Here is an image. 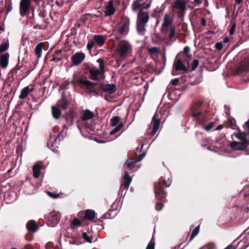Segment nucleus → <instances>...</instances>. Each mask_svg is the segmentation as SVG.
I'll return each instance as SVG.
<instances>
[{
	"instance_id": "47",
	"label": "nucleus",
	"mask_w": 249,
	"mask_h": 249,
	"mask_svg": "<svg viewBox=\"0 0 249 249\" xmlns=\"http://www.w3.org/2000/svg\"><path fill=\"white\" fill-rule=\"evenodd\" d=\"M94 45V42L93 41H89L87 45V48L90 50L93 47Z\"/></svg>"
},
{
	"instance_id": "22",
	"label": "nucleus",
	"mask_w": 249,
	"mask_h": 249,
	"mask_svg": "<svg viewBox=\"0 0 249 249\" xmlns=\"http://www.w3.org/2000/svg\"><path fill=\"white\" fill-rule=\"evenodd\" d=\"M52 112L53 117L55 119H58L61 115V110L56 106L52 107Z\"/></svg>"
},
{
	"instance_id": "37",
	"label": "nucleus",
	"mask_w": 249,
	"mask_h": 249,
	"mask_svg": "<svg viewBox=\"0 0 249 249\" xmlns=\"http://www.w3.org/2000/svg\"><path fill=\"white\" fill-rule=\"evenodd\" d=\"M147 50L148 53L151 54H153L159 53V49L156 47L148 48Z\"/></svg>"
},
{
	"instance_id": "39",
	"label": "nucleus",
	"mask_w": 249,
	"mask_h": 249,
	"mask_svg": "<svg viewBox=\"0 0 249 249\" xmlns=\"http://www.w3.org/2000/svg\"><path fill=\"white\" fill-rule=\"evenodd\" d=\"M82 237L88 242H91L92 238L88 235L86 232H83L82 235Z\"/></svg>"
},
{
	"instance_id": "15",
	"label": "nucleus",
	"mask_w": 249,
	"mask_h": 249,
	"mask_svg": "<svg viewBox=\"0 0 249 249\" xmlns=\"http://www.w3.org/2000/svg\"><path fill=\"white\" fill-rule=\"evenodd\" d=\"M34 90V87L32 85H29L23 88L21 91L19 98L21 99H25L29 95L30 92Z\"/></svg>"
},
{
	"instance_id": "21",
	"label": "nucleus",
	"mask_w": 249,
	"mask_h": 249,
	"mask_svg": "<svg viewBox=\"0 0 249 249\" xmlns=\"http://www.w3.org/2000/svg\"><path fill=\"white\" fill-rule=\"evenodd\" d=\"M27 230L31 232H35L38 229V225L34 221H30L26 224Z\"/></svg>"
},
{
	"instance_id": "64",
	"label": "nucleus",
	"mask_w": 249,
	"mask_h": 249,
	"mask_svg": "<svg viewBox=\"0 0 249 249\" xmlns=\"http://www.w3.org/2000/svg\"><path fill=\"white\" fill-rule=\"evenodd\" d=\"M245 71H249V68H243Z\"/></svg>"
},
{
	"instance_id": "54",
	"label": "nucleus",
	"mask_w": 249,
	"mask_h": 249,
	"mask_svg": "<svg viewBox=\"0 0 249 249\" xmlns=\"http://www.w3.org/2000/svg\"><path fill=\"white\" fill-rule=\"evenodd\" d=\"M12 9V5L11 3H10L9 4H8L7 6L6 10L8 12H9L11 11Z\"/></svg>"
},
{
	"instance_id": "57",
	"label": "nucleus",
	"mask_w": 249,
	"mask_h": 249,
	"mask_svg": "<svg viewBox=\"0 0 249 249\" xmlns=\"http://www.w3.org/2000/svg\"><path fill=\"white\" fill-rule=\"evenodd\" d=\"M225 249H234V248L233 246L232 245H229L227 248H226Z\"/></svg>"
},
{
	"instance_id": "3",
	"label": "nucleus",
	"mask_w": 249,
	"mask_h": 249,
	"mask_svg": "<svg viewBox=\"0 0 249 249\" xmlns=\"http://www.w3.org/2000/svg\"><path fill=\"white\" fill-rule=\"evenodd\" d=\"M149 19L148 13L143 9L140 10L137 14V30L140 35H143L145 31V26Z\"/></svg>"
},
{
	"instance_id": "29",
	"label": "nucleus",
	"mask_w": 249,
	"mask_h": 249,
	"mask_svg": "<svg viewBox=\"0 0 249 249\" xmlns=\"http://www.w3.org/2000/svg\"><path fill=\"white\" fill-rule=\"evenodd\" d=\"M137 162L134 159H128L125 162V165L127 168H129L131 170H135L134 166L135 164Z\"/></svg>"
},
{
	"instance_id": "60",
	"label": "nucleus",
	"mask_w": 249,
	"mask_h": 249,
	"mask_svg": "<svg viewBox=\"0 0 249 249\" xmlns=\"http://www.w3.org/2000/svg\"><path fill=\"white\" fill-rule=\"evenodd\" d=\"M178 82V80L175 79V80L172 82V84H174V85H176Z\"/></svg>"
},
{
	"instance_id": "52",
	"label": "nucleus",
	"mask_w": 249,
	"mask_h": 249,
	"mask_svg": "<svg viewBox=\"0 0 249 249\" xmlns=\"http://www.w3.org/2000/svg\"><path fill=\"white\" fill-rule=\"evenodd\" d=\"M235 28V26L234 25H232L229 31V33L230 35H232L234 33V30Z\"/></svg>"
},
{
	"instance_id": "33",
	"label": "nucleus",
	"mask_w": 249,
	"mask_h": 249,
	"mask_svg": "<svg viewBox=\"0 0 249 249\" xmlns=\"http://www.w3.org/2000/svg\"><path fill=\"white\" fill-rule=\"evenodd\" d=\"M97 62L98 63L99 65V68L100 69L101 74H103L105 72V62L104 60L102 58H99L97 59Z\"/></svg>"
},
{
	"instance_id": "35",
	"label": "nucleus",
	"mask_w": 249,
	"mask_h": 249,
	"mask_svg": "<svg viewBox=\"0 0 249 249\" xmlns=\"http://www.w3.org/2000/svg\"><path fill=\"white\" fill-rule=\"evenodd\" d=\"M123 126V123H119V124L115 128H114L112 130H111L110 132V135H113L117 132H118Z\"/></svg>"
},
{
	"instance_id": "25",
	"label": "nucleus",
	"mask_w": 249,
	"mask_h": 249,
	"mask_svg": "<svg viewBox=\"0 0 249 249\" xmlns=\"http://www.w3.org/2000/svg\"><path fill=\"white\" fill-rule=\"evenodd\" d=\"M95 42L100 46H102L105 41V38L101 35H95L94 36Z\"/></svg>"
},
{
	"instance_id": "51",
	"label": "nucleus",
	"mask_w": 249,
	"mask_h": 249,
	"mask_svg": "<svg viewBox=\"0 0 249 249\" xmlns=\"http://www.w3.org/2000/svg\"><path fill=\"white\" fill-rule=\"evenodd\" d=\"M153 0H149L148 3L143 7V9H148L151 6Z\"/></svg>"
},
{
	"instance_id": "18",
	"label": "nucleus",
	"mask_w": 249,
	"mask_h": 249,
	"mask_svg": "<svg viewBox=\"0 0 249 249\" xmlns=\"http://www.w3.org/2000/svg\"><path fill=\"white\" fill-rule=\"evenodd\" d=\"M69 104V101L66 99L63 94L62 95V98L60 100H58L56 106L59 108H61L62 109H65Z\"/></svg>"
},
{
	"instance_id": "14",
	"label": "nucleus",
	"mask_w": 249,
	"mask_h": 249,
	"mask_svg": "<svg viewBox=\"0 0 249 249\" xmlns=\"http://www.w3.org/2000/svg\"><path fill=\"white\" fill-rule=\"evenodd\" d=\"M76 83L82 88L86 89L91 87L93 84L84 78H79L76 80Z\"/></svg>"
},
{
	"instance_id": "58",
	"label": "nucleus",
	"mask_w": 249,
	"mask_h": 249,
	"mask_svg": "<svg viewBox=\"0 0 249 249\" xmlns=\"http://www.w3.org/2000/svg\"><path fill=\"white\" fill-rule=\"evenodd\" d=\"M235 1L237 4H240L242 2L243 0H235Z\"/></svg>"
},
{
	"instance_id": "2",
	"label": "nucleus",
	"mask_w": 249,
	"mask_h": 249,
	"mask_svg": "<svg viewBox=\"0 0 249 249\" xmlns=\"http://www.w3.org/2000/svg\"><path fill=\"white\" fill-rule=\"evenodd\" d=\"M116 39L118 40V48L116 50V52L121 58L124 60L126 59L131 55L132 53V45L126 40L121 39L118 37H116Z\"/></svg>"
},
{
	"instance_id": "40",
	"label": "nucleus",
	"mask_w": 249,
	"mask_h": 249,
	"mask_svg": "<svg viewBox=\"0 0 249 249\" xmlns=\"http://www.w3.org/2000/svg\"><path fill=\"white\" fill-rule=\"evenodd\" d=\"M8 47V45L6 43H3L0 45V53L5 51Z\"/></svg>"
},
{
	"instance_id": "19",
	"label": "nucleus",
	"mask_w": 249,
	"mask_h": 249,
	"mask_svg": "<svg viewBox=\"0 0 249 249\" xmlns=\"http://www.w3.org/2000/svg\"><path fill=\"white\" fill-rule=\"evenodd\" d=\"M89 72L90 74V78L92 80L95 81L99 80L98 75L101 74V72L97 68H93L90 70Z\"/></svg>"
},
{
	"instance_id": "7",
	"label": "nucleus",
	"mask_w": 249,
	"mask_h": 249,
	"mask_svg": "<svg viewBox=\"0 0 249 249\" xmlns=\"http://www.w3.org/2000/svg\"><path fill=\"white\" fill-rule=\"evenodd\" d=\"M160 123V121L158 116V112H156L153 116L150 126V127H152V129L150 131L152 136L154 135L157 132L159 128Z\"/></svg>"
},
{
	"instance_id": "27",
	"label": "nucleus",
	"mask_w": 249,
	"mask_h": 249,
	"mask_svg": "<svg viewBox=\"0 0 249 249\" xmlns=\"http://www.w3.org/2000/svg\"><path fill=\"white\" fill-rule=\"evenodd\" d=\"M175 69L177 71H180V70H186V67L183 64L181 60L179 59L177 60L175 63Z\"/></svg>"
},
{
	"instance_id": "56",
	"label": "nucleus",
	"mask_w": 249,
	"mask_h": 249,
	"mask_svg": "<svg viewBox=\"0 0 249 249\" xmlns=\"http://www.w3.org/2000/svg\"><path fill=\"white\" fill-rule=\"evenodd\" d=\"M201 23L203 26L206 25V21L204 18H202L201 19Z\"/></svg>"
},
{
	"instance_id": "55",
	"label": "nucleus",
	"mask_w": 249,
	"mask_h": 249,
	"mask_svg": "<svg viewBox=\"0 0 249 249\" xmlns=\"http://www.w3.org/2000/svg\"><path fill=\"white\" fill-rule=\"evenodd\" d=\"M224 127V125L223 124H221L219 125L218 126H217L215 129L216 130H220L222 129V128H223Z\"/></svg>"
},
{
	"instance_id": "48",
	"label": "nucleus",
	"mask_w": 249,
	"mask_h": 249,
	"mask_svg": "<svg viewBox=\"0 0 249 249\" xmlns=\"http://www.w3.org/2000/svg\"><path fill=\"white\" fill-rule=\"evenodd\" d=\"M215 47L216 50L220 51V50H222V49L223 48V45L222 43L218 42V43H216L215 44Z\"/></svg>"
},
{
	"instance_id": "44",
	"label": "nucleus",
	"mask_w": 249,
	"mask_h": 249,
	"mask_svg": "<svg viewBox=\"0 0 249 249\" xmlns=\"http://www.w3.org/2000/svg\"><path fill=\"white\" fill-rule=\"evenodd\" d=\"M189 3L194 4L195 6L202 3V0H187Z\"/></svg>"
},
{
	"instance_id": "5",
	"label": "nucleus",
	"mask_w": 249,
	"mask_h": 249,
	"mask_svg": "<svg viewBox=\"0 0 249 249\" xmlns=\"http://www.w3.org/2000/svg\"><path fill=\"white\" fill-rule=\"evenodd\" d=\"M173 11L176 10V13L178 17L183 18L186 10L185 2L182 0H175L172 4Z\"/></svg>"
},
{
	"instance_id": "61",
	"label": "nucleus",
	"mask_w": 249,
	"mask_h": 249,
	"mask_svg": "<svg viewBox=\"0 0 249 249\" xmlns=\"http://www.w3.org/2000/svg\"><path fill=\"white\" fill-rule=\"evenodd\" d=\"M65 129H68V127L66 125H63V130H64Z\"/></svg>"
},
{
	"instance_id": "17",
	"label": "nucleus",
	"mask_w": 249,
	"mask_h": 249,
	"mask_svg": "<svg viewBox=\"0 0 249 249\" xmlns=\"http://www.w3.org/2000/svg\"><path fill=\"white\" fill-rule=\"evenodd\" d=\"M132 181V178L129 176L127 172H124L123 182L121 185V187H124L125 189H128L129 185Z\"/></svg>"
},
{
	"instance_id": "24",
	"label": "nucleus",
	"mask_w": 249,
	"mask_h": 249,
	"mask_svg": "<svg viewBox=\"0 0 249 249\" xmlns=\"http://www.w3.org/2000/svg\"><path fill=\"white\" fill-rule=\"evenodd\" d=\"M96 213L92 210H87L85 212V217L86 218L91 220H93L95 217Z\"/></svg>"
},
{
	"instance_id": "11",
	"label": "nucleus",
	"mask_w": 249,
	"mask_h": 249,
	"mask_svg": "<svg viewBox=\"0 0 249 249\" xmlns=\"http://www.w3.org/2000/svg\"><path fill=\"white\" fill-rule=\"evenodd\" d=\"M231 138L233 140L237 139L239 140L241 143L244 145L248 144V140L246 137V134L245 133L239 131L237 133H234L231 135Z\"/></svg>"
},
{
	"instance_id": "1",
	"label": "nucleus",
	"mask_w": 249,
	"mask_h": 249,
	"mask_svg": "<svg viewBox=\"0 0 249 249\" xmlns=\"http://www.w3.org/2000/svg\"><path fill=\"white\" fill-rule=\"evenodd\" d=\"M174 17L173 15L166 13L164 15L163 22L162 23L160 31L162 35L168 34V39L170 41H175L177 37L175 26H171L173 22Z\"/></svg>"
},
{
	"instance_id": "38",
	"label": "nucleus",
	"mask_w": 249,
	"mask_h": 249,
	"mask_svg": "<svg viewBox=\"0 0 249 249\" xmlns=\"http://www.w3.org/2000/svg\"><path fill=\"white\" fill-rule=\"evenodd\" d=\"M199 249H215V246L213 243H209L203 246Z\"/></svg>"
},
{
	"instance_id": "20",
	"label": "nucleus",
	"mask_w": 249,
	"mask_h": 249,
	"mask_svg": "<svg viewBox=\"0 0 249 249\" xmlns=\"http://www.w3.org/2000/svg\"><path fill=\"white\" fill-rule=\"evenodd\" d=\"M169 0H165V1L161 5L160 9L159 10H157L156 9L154 10L152 14V17H156L159 14L162 13L166 8L167 6L169 4Z\"/></svg>"
},
{
	"instance_id": "6",
	"label": "nucleus",
	"mask_w": 249,
	"mask_h": 249,
	"mask_svg": "<svg viewBox=\"0 0 249 249\" xmlns=\"http://www.w3.org/2000/svg\"><path fill=\"white\" fill-rule=\"evenodd\" d=\"M130 19L127 17H124L120 23L118 31L119 34L122 36H126L129 30Z\"/></svg>"
},
{
	"instance_id": "23",
	"label": "nucleus",
	"mask_w": 249,
	"mask_h": 249,
	"mask_svg": "<svg viewBox=\"0 0 249 249\" xmlns=\"http://www.w3.org/2000/svg\"><path fill=\"white\" fill-rule=\"evenodd\" d=\"M93 116L94 113L93 112L90 111L89 109H86L83 114L82 119L83 121H87L92 118Z\"/></svg>"
},
{
	"instance_id": "53",
	"label": "nucleus",
	"mask_w": 249,
	"mask_h": 249,
	"mask_svg": "<svg viewBox=\"0 0 249 249\" xmlns=\"http://www.w3.org/2000/svg\"><path fill=\"white\" fill-rule=\"evenodd\" d=\"M190 52V48L188 46H186L184 48L183 52L185 53H188Z\"/></svg>"
},
{
	"instance_id": "8",
	"label": "nucleus",
	"mask_w": 249,
	"mask_h": 249,
	"mask_svg": "<svg viewBox=\"0 0 249 249\" xmlns=\"http://www.w3.org/2000/svg\"><path fill=\"white\" fill-rule=\"evenodd\" d=\"M60 220V213L59 212H52L48 219V225L51 227H54Z\"/></svg>"
},
{
	"instance_id": "43",
	"label": "nucleus",
	"mask_w": 249,
	"mask_h": 249,
	"mask_svg": "<svg viewBox=\"0 0 249 249\" xmlns=\"http://www.w3.org/2000/svg\"><path fill=\"white\" fill-rule=\"evenodd\" d=\"M199 61L197 59H195L192 63V71H194L197 67Z\"/></svg>"
},
{
	"instance_id": "4",
	"label": "nucleus",
	"mask_w": 249,
	"mask_h": 249,
	"mask_svg": "<svg viewBox=\"0 0 249 249\" xmlns=\"http://www.w3.org/2000/svg\"><path fill=\"white\" fill-rule=\"evenodd\" d=\"M171 184V182L168 179L167 181H166L163 179H160L158 182L155 183L154 185V191L156 196L158 198H164L165 192L163 191L164 187H169Z\"/></svg>"
},
{
	"instance_id": "59",
	"label": "nucleus",
	"mask_w": 249,
	"mask_h": 249,
	"mask_svg": "<svg viewBox=\"0 0 249 249\" xmlns=\"http://www.w3.org/2000/svg\"><path fill=\"white\" fill-rule=\"evenodd\" d=\"M245 124L247 127L249 129V120L245 123Z\"/></svg>"
},
{
	"instance_id": "28",
	"label": "nucleus",
	"mask_w": 249,
	"mask_h": 249,
	"mask_svg": "<svg viewBox=\"0 0 249 249\" xmlns=\"http://www.w3.org/2000/svg\"><path fill=\"white\" fill-rule=\"evenodd\" d=\"M62 57V51L61 50H58L55 51L52 61L57 62L60 61Z\"/></svg>"
},
{
	"instance_id": "9",
	"label": "nucleus",
	"mask_w": 249,
	"mask_h": 249,
	"mask_svg": "<svg viewBox=\"0 0 249 249\" xmlns=\"http://www.w3.org/2000/svg\"><path fill=\"white\" fill-rule=\"evenodd\" d=\"M86 55L82 52H77L74 53L71 57V60L72 64L74 66H77L80 64L85 59Z\"/></svg>"
},
{
	"instance_id": "36",
	"label": "nucleus",
	"mask_w": 249,
	"mask_h": 249,
	"mask_svg": "<svg viewBox=\"0 0 249 249\" xmlns=\"http://www.w3.org/2000/svg\"><path fill=\"white\" fill-rule=\"evenodd\" d=\"M199 231V226H197L193 231L191 233V235L190 241L192 240L198 233Z\"/></svg>"
},
{
	"instance_id": "16",
	"label": "nucleus",
	"mask_w": 249,
	"mask_h": 249,
	"mask_svg": "<svg viewBox=\"0 0 249 249\" xmlns=\"http://www.w3.org/2000/svg\"><path fill=\"white\" fill-rule=\"evenodd\" d=\"M9 58V54L5 53L1 55L0 57V65L3 68L7 67Z\"/></svg>"
},
{
	"instance_id": "34",
	"label": "nucleus",
	"mask_w": 249,
	"mask_h": 249,
	"mask_svg": "<svg viewBox=\"0 0 249 249\" xmlns=\"http://www.w3.org/2000/svg\"><path fill=\"white\" fill-rule=\"evenodd\" d=\"M119 123H123L120 122V118L118 116H115L111 119L110 124L112 126H117Z\"/></svg>"
},
{
	"instance_id": "10",
	"label": "nucleus",
	"mask_w": 249,
	"mask_h": 249,
	"mask_svg": "<svg viewBox=\"0 0 249 249\" xmlns=\"http://www.w3.org/2000/svg\"><path fill=\"white\" fill-rule=\"evenodd\" d=\"M31 5V0H21L20 2V14L23 17L29 11Z\"/></svg>"
},
{
	"instance_id": "49",
	"label": "nucleus",
	"mask_w": 249,
	"mask_h": 249,
	"mask_svg": "<svg viewBox=\"0 0 249 249\" xmlns=\"http://www.w3.org/2000/svg\"><path fill=\"white\" fill-rule=\"evenodd\" d=\"M47 194L50 197L53 198H57L59 197V195L57 194H55L50 192H47Z\"/></svg>"
},
{
	"instance_id": "13",
	"label": "nucleus",
	"mask_w": 249,
	"mask_h": 249,
	"mask_svg": "<svg viewBox=\"0 0 249 249\" xmlns=\"http://www.w3.org/2000/svg\"><path fill=\"white\" fill-rule=\"evenodd\" d=\"M101 89L109 94L114 93L117 90L116 87L114 84H104L101 86Z\"/></svg>"
},
{
	"instance_id": "26",
	"label": "nucleus",
	"mask_w": 249,
	"mask_h": 249,
	"mask_svg": "<svg viewBox=\"0 0 249 249\" xmlns=\"http://www.w3.org/2000/svg\"><path fill=\"white\" fill-rule=\"evenodd\" d=\"M44 48V43L42 42L39 43L37 45L35 49V53L38 58L41 56L42 50Z\"/></svg>"
},
{
	"instance_id": "30",
	"label": "nucleus",
	"mask_w": 249,
	"mask_h": 249,
	"mask_svg": "<svg viewBox=\"0 0 249 249\" xmlns=\"http://www.w3.org/2000/svg\"><path fill=\"white\" fill-rule=\"evenodd\" d=\"M141 1L140 0H135L133 1L131 5V8L134 12L141 8L142 6Z\"/></svg>"
},
{
	"instance_id": "42",
	"label": "nucleus",
	"mask_w": 249,
	"mask_h": 249,
	"mask_svg": "<svg viewBox=\"0 0 249 249\" xmlns=\"http://www.w3.org/2000/svg\"><path fill=\"white\" fill-rule=\"evenodd\" d=\"M214 124H215L214 122H210V123H209V124H208L207 125L204 126V129L207 131H209L212 128H213V127Z\"/></svg>"
},
{
	"instance_id": "50",
	"label": "nucleus",
	"mask_w": 249,
	"mask_h": 249,
	"mask_svg": "<svg viewBox=\"0 0 249 249\" xmlns=\"http://www.w3.org/2000/svg\"><path fill=\"white\" fill-rule=\"evenodd\" d=\"M146 154V152H142L141 155H139V156L138 157L137 159H135L136 161L139 162L141 161L145 156Z\"/></svg>"
},
{
	"instance_id": "63",
	"label": "nucleus",
	"mask_w": 249,
	"mask_h": 249,
	"mask_svg": "<svg viewBox=\"0 0 249 249\" xmlns=\"http://www.w3.org/2000/svg\"><path fill=\"white\" fill-rule=\"evenodd\" d=\"M10 196H11V195L10 194H7V195H6V199L8 197H9Z\"/></svg>"
},
{
	"instance_id": "62",
	"label": "nucleus",
	"mask_w": 249,
	"mask_h": 249,
	"mask_svg": "<svg viewBox=\"0 0 249 249\" xmlns=\"http://www.w3.org/2000/svg\"><path fill=\"white\" fill-rule=\"evenodd\" d=\"M55 221V217H53V219H52V221H51V223H53Z\"/></svg>"
},
{
	"instance_id": "31",
	"label": "nucleus",
	"mask_w": 249,
	"mask_h": 249,
	"mask_svg": "<svg viewBox=\"0 0 249 249\" xmlns=\"http://www.w3.org/2000/svg\"><path fill=\"white\" fill-rule=\"evenodd\" d=\"M41 170V167L37 165L36 164L34 166L33 168V172L34 177L37 178L40 176V171Z\"/></svg>"
},
{
	"instance_id": "45",
	"label": "nucleus",
	"mask_w": 249,
	"mask_h": 249,
	"mask_svg": "<svg viewBox=\"0 0 249 249\" xmlns=\"http://www.w3.org/2000/svg\"><path fill=\"white\" fill-rule=\"evenodd\" d=\"M73 226L75 227L79 226L81 225V221L78 218H74L72 223Z\"/></svg>"
},
{
	"instance_id": "32",
	"label": "nucleus",
	"mask_w": 249,
	"mask_h": 249,
	"mask_svg": "<svg viewBox=\"0 0 249 249\" xmlns=\"http://www.w3.org/2000/svg\"><path fill=\"white\" fill-rule=\"evenodd\" d=\"M192 116L197 119L200 123H203V121L201 119L203 118V116L199 111L196 110L192 114Z\"/></svg>"
},
{
	"instance_id": "46",
	"label": "nucleus",
	"mask_w": 249,
	"mask_h": 249,
	"mask_svg": "<svg viewBox=\"0 0 249 249\" xmlns=\"http://www.w3.org/2000/svg\"><path fill=\"white\" fill-rule=\"evenodd\" d=\"M163 207V205L161 202H158L157 203L155 208L157 211H160L161 210Z\"/></svg>"
},
{
	"instance_id": "41",
	"label": "nucleus",
	"mask_w": 249,
	"mask_h": 249,
	"mask_svg": "<svg viewBox=\"0 0 249 249\" xmlns=\"http://www.w3.org/2000/svg\"><path fill=\"white\" fill-rule=\"evenodd\" d=\"M155 241L153 238H152L148 245L147 246L146 249H154L155 248Z\"/></svg>"
},
{
	"instance_id": "12",
	"label": "nucleus",
	"mask_w": 249,
	"mask_h": 249,
	"mask_svg": "<svg viewBox=\"0 0 249 249\" xmlns=\"http://www.w3.org/2000/svg\"><path fill=\"white\" fill-rule=\"evenodd\" d=\"M115 12V8L113 5V2L112 0H109L107 4L105 7V16H110L114 14Z\"/></svg>"
}]
</instances>
